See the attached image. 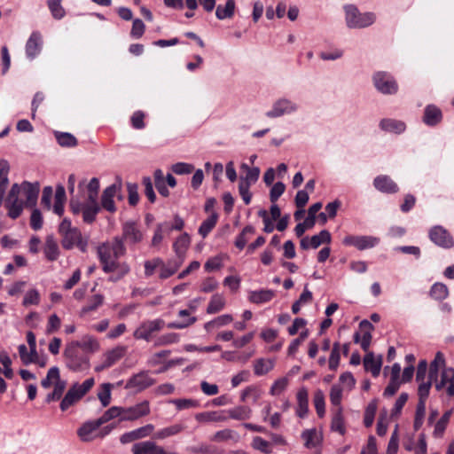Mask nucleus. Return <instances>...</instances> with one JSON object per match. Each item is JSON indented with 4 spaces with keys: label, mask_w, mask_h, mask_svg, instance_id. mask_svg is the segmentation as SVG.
Wrapping results in <instances>:
<instances>
[{
    "label": "nucleus",
    "mask_w": 454,
    "mask_h": 454,
    "mask_svg": "<svg viewBox=\"0 0 454 454\" xmlns=\"http://www.w3.org/2000/svg\"><path fill=\"white\" fill-rule=\"evenodd\" d=\"M126 254V247L119 236L114 237L111 241L100 244L97 247V254L105 273H114L108 280L116 282L126 276L129 270V265L125 262H119L118 259Z\"/></svg>",
    "instance_id": "obj_1"
},
{
    "label": "nucleus",
    "mask_w": 454,
    "mask_h": 454,
    "mask_svg": "<svg viewBox=\"0 0 454 454\" xmlns=\"http://www.w3.org/2000/svg\"><path fill=\"white\" fill-rule=\"evenodd\" d=\"M39 191L38 182L24 181L20 184H12L5 200L8 216L16 219L21 215L24 206L34 207L36 204Z\"/></svg>",
    "instance_id": "obj_2"
},
{
    "label": "nucleus",
    "mask_w": 454,
    "mask_h": 454,
    "mask_svg": "<svg viewBox=\"0 0 454 454\" xmlns=\"http://www.w3.org/2000/svg\"><path fill=\"white\" fill-rule=\"evenodd\" d=\"M65 364L72 372H79L90 368V357L79 348L78 340L68 342L63 351Z\"/></svg>",
    "instance_id": "obj_3"
},
{
    "label": "nucleus",
    "mask_w": 454,
    "mask_h": 454,
    "mask_svg": "<svg viewBox=\"0 0 454 454\" xmlns=\"http://www.w3.org/2000/svg\"><path fill=\"white\" fill-rule=\"evenodd\" d=\"M61 236V246L65 249H72L77 247L82 252H86L88 240L83 239L78 228L73 227L68 219H64L59 227Z\"/></svg>",
    "instance_id": "obj_4"
},
{
    "label": "nucleus",
    "mask_w": 454,
    "mask_h": 454,
    "mask_svg": "<svg viewBox=\"0 0 454 454\" xmlns=\"http://www.w3.org/2000/svg\"><path fill=\"white\" fill-rule=\"evenodd\" d=\"M346 24L349 28H364L372 25L376 20L374 12H360L354 4L344 7Z\"/></svg>",
    "instance_id": "obj_5"
},
{
    "label": "nucleus",
    "mask_w": 454,
    "mask_h": 454,
    "mask_svg": "<svg viewBox=\"0 0 454 454\" xmlns=\"http://www.w3.org/2000/svg\"><path fill=\"white\" fill-rule=\"evenodd\" d=\"M41 385L43 388H49L53 386L54 389L46 396V402L59 400L67 387V381L60 379L59 369L53 366L49 369L46 377L42 380Z\"/></svg>",
    "instance_id": "obj_6"
},
{
    "label": "nucleus",
    "mask_w": 454,
    "mask_h": 454,
    "mask_svg": "<svg viewBox=\"0 0 454 454\" xmlns=\"http://www.w3.org/2000/svg\"><path fill=\"white\" fill-rule=\"evenodd\" d=\"M164 325L165 322L160 318L145 321L135 330L133 336L137 340L150 341L153 334L160 332Z\"/></svg>",
    "instance_id": "obj_7"
},
{
    "label": "nucleus",
    "mask_w": 454,
    "mask_h": 454,
    "mask_svg": "<svg viewBox=\"0 0 454 454\" xmlns=\"http://www.w3.org/2000/svg\"><path fill=\"white\" fill-rule=\"evenodd\" d=\"M376 89L383 94H395L398 86L395 80L387 73L378 72L373 76Z\"/></svg>",
    "instance_id": "obj_8"
},
{
    "label": "nucleus",
    "mask_w": 454,
    "mask_h": 454,
    "mask_svg": "<svg viewBox=\"0 0 454 454\" xmlns=\"http://www.w3.org/2000/svg\"><path fill=\"white\" fill-rule=\"evenodd\" d=\"M429 238L435 245L445 249L454 247V239L451 234L443 227L434 226L429 231Z\"/></svg>",
    "instance_id": "obj_9"
},
{
    "label": "nucleus",
    "mask_w": 454,
    "mask_h": 454,
    "mask_svg": "<svg viewBox=\"0 0 454 454\" xmlns=\"http://www.w3.org/2000/svg\"><path fill=\"white\" fill-rule=\"evenodd\" d=\"M433 380L437 391L445 389L449 396L454 395V368H444L440 373V379L438 380L437 377L436 380Z\"/></svg>",
    "instance_id": "obj_10"
},
{
    "label": "nucleus",
    "mask_w": 454,
    "mask_h": 454,
    "mask_svg": "<svg viewBox=\"0 0 454 454\" xmlns=\"http://www.w3.org/2000/svg\"><path fill=\"white\" fill-rule=\"evenodd\" d=\"M121 191V183H114L108 187H106L101 195V207L110 213H114L116 211V207L114 204V198L116 196H120V192Z\"/></svg>",
    "instance_id": "obj_11"
},
{
    "label": "nucleus",
    "mask_w": 454,
    "mask_h": 454,
    "mask_svg": "<svg viewBox=\"0 0 454 454\" xmlns=\"http://www.w3.org/2000/svg\"><path fill=\"white\" fill-rule=\"evenodd\" d=\"M380 239L373 236H356L348 235L346 236L342 243L348 247H355L358 250H364L374 247Z\"/></svg>",
    "instance_id": "obj_12"
},
{
    "label": "nucleus",
    "mask_w": 454,
    "mask_h": 454,
    "mask_svg": "<svg viewBox=\"0 0 454 454\" xmlns=\"http://www.w3.org/2000/svg\"><path fill=\"white\" fill-rule=\"evenodd\" d=\"M297 109L298 106L294 102L287 98H279L273 104L271 110L266 113V116L277 118L284 114L294 113Z\"/></svg>",
    "instance_id": "obj_13"
},
{
    "label": "nucleus",
    "mask_w": 454,
    "mask_h": 454,
    "mask_svg": "<svg viewBox=\"0 0 454 454\" xmlns=\"http://www.w3.org/2000/svg\"><path fill=\"white\" fill-rule=\"evenodd\" d=\"M133 454H179L174 451H167L162 446L153 441H144L132 446Z\"/></svg>",
    "instance_id": "obj_14"
},
{
    "label": "nucleus",
    "mask_w": 454,
    "mask_h": 454,
    "mask_svg": "<svg viewBox=\"0 0 454 454\" xmlns=\"http://www.w3.org/2000/svg\"><path fill=\"white\" fill-rule=\"evenodd\" d=\"M123 417L122 420H136L142 417L147 416L150 413V403L148 401H143L133 406L124 408L123 407Z\"/></svg>",
    "instance_id": "obj_15"
},
{
    "label": "nucleus",
    "mask_w": 454,
    "mask_h": 454,
    "mask_svg": "<svg viewBox=\"0 0 454 454\" xmlns=\"http://www.w3.org/2000/svg\"><path fill=\"white\" fill-rule=\"evenodd\" d=\"M331 239L330 232L327 230H323L318 234L314 235L311 238L305 237L301 239L300 246L303 250H308L309 248L316 249L322 244H330Z\"/></svg>",
    "instance_id": "obj_16"
},
{
    "label": "nucleus",
    "mask_w": 454,
    "mask_h": 454,
    "mask_svg": "<svg viewBox=\"0 0 454 454\" xmlns=\"http://www.w3.org/2000/svg\"><path fill=\"white\" fill-rule=\"evenodd\" d=\"M155 383V380L146 372H141L131 377L127 382V387L142 391Z\"/></svg>",
    "instance_id": "obj_17"
},
{
    "label": "nucleus",
    "mask_w": 454,
    "mask_h": 454,
    "mask_svg": "<svg viewBox=\"0 0 454 454\" xmlns=\"http://www.w3.org/2000/svg\"><path fill=\"white\" fill-rule=\"evenodd\" d=\"M153 430H154V426L152 424H147V425L141 427L139 428H137L133 431L123 434L121 436L120 441L121 443L126 444V443L131 442L133 441L151 435V434L153 432Z\"/></svg>",
    "instance_id": "obj_18"
},
{
    "label": "nucleus",
    "mask_w": 454,
    "mask_h": 454,
    "mask_svg": "<svg viewBox=\"0 0 454 454\" xmlns=\"http://www.w3.org/2000/svg\"><path fill=\"white\" fill-rule=\"evenodd\" d=\"M42 35L39 32H33L26 43V54L30 59H35L42 49Z\"/></svg>",
    "instance_id": "obj_19"
},
{
    "label": "nucleus",
    "mask_w": 454,
    "mask_h": 454,
    "mask_svg": "<svg viewBox=\"0 0 454 454\" xmlns=\"http://www.w3.org/2000/svg\"><path fill=\"white\" fill-rule=\"evenodd\" d=\"M121 238L123 242L126 240L135 244L142 240L143 235L135 223L129 222L124 223L122 227V236Z\"/></svg>",
    "instance_id": "obj_20"
},
{
    "label": "nucleus",
    "mask_w": 454,
    "mask_h": 454,
    "mask_svg": "<svg viewBox=\"0 0 454 454\" xmlns=\"http://www.w3.org/2000/svg\"><path fill=\"white\" fill-rule=\"evenodd\" d=\"M382 365V356H374L372 352H368L364 357V366L368 372H371L373 377H378Z\"/></svg>",
    "instance_id": "obj_21"
},
{
    "label": "nucleus",
    "mask_w": 454,
    "mask_h": 454,
    "mask_svg": "<svg viewBox=\"0 0 454 454\" xmlns=\"http://www.w3.org/2000/svg\"><path fill=\"white\" fill-rule=\"evenodd\" d=\"M374 187L381 192L395 193L397 184L387 176H379L373 181Z\"/></svg>",
    "instance_id": "obj_22"
},
{
    "label": "nucleus",
    "mask_w": 454,
    "mask_h": 454,
    "mask_svg": "<svg viewBox=\"0 0 454 454\" xmlns=\"http://www.w3.org/2000/svg\"><path fill=\"white\" fill-rule=\"evenodd\" d=\"M100 426H102V424H99L98 419L94 421H88L78 429L77 434L82 441L90 442L94 438L93 433L98 429Z\"/></svg>",
    "instance_id": "obj_23"
},
{
    "label": "nucleus",
    "mask_w": 454,
    "mask_h": 454,
    "mask_svg": "<svg viewBox=\"0 0 454 454\" xmlns=\"http://www.w3.org/2000/svg\"><path fill=\"white\" fill-rule=\"evenodd\" d=\"M444 368H448L446 366L445 356L442 352L438 351L436 352L434 360L429 364L428 377L431 380H436L439 371L441 370L442 372Z\"/></svg>",
    "instance_id": "obj_24"
},
{
    "label": "nucleus",
    "mask_w": 454,
    "mask_h": 454,
    "mask_svg": "<svg viewBox=\"0 0 454 454\" xmlns=\"http://www.w3.org/2000/svg\"><path fill=\"white\" fill-rule=\"evenodd\" d=\"M43 253L47 260L53 262L59 256V245L52 235H48L43 247Z\"/></svg>",
    "instance_id": "obj_25"
},
{
    "label": "nucleus",
    "mask_w": 454,
    "mask_h": 454,
    "mask_svg": "<svg viewBox=\"0 0 454 454\" xmlns=\"http://www.w3.org/2000/svg\"><path fill=\"white\" fill-rule=\"evenodd\" d=\"M442 118V111L435 106L429 105L425 108L423 121L428 126L438 124Z\"/></svg>",
    "instance_id": "obj_26"
},
{
    "label": "nucleus",
    "mask_w": 454,
    "mask_h": 454,
    "mask_svg": "<svg viewBox=\"0 0 454 454\" xmlns=\"http://www.w3.org/2000/svg\"><path fill=\"white\" fill-rule=\"evenodd\" d=\"M297 410L296 414L300 418H304L309 411V394L306 388H301L296 395Z\"/></svg>",
    "instance_id": "obj_27"
},
{
    "label": "nucleus",
    "mask_w": 454,
    "mask_h": 454,
    "mask_svg": "<svg viewBox=\"0 0 454 454\" xmlns=\"http://www.w3.org/2000/svg\"><path fill=\"white\" fill-rule=\"evenodd\" d=\"M79 348L86 355L92 354L99 350L100 345L96 338L91 335H85L81 340H78Z\"/></svg>",
    "instance_id": "obj_28"
},
{
    "label": "nucleus",
    "mask_w": 454,
    "mask_h": 454,
    "mask_svg": "<svg viewBox=\"0 0 454 454\" xmlns=\"http://www.w3.org/2000/svg\"><path fill=\"white\" fill-rule=\"evenodd\" d=\"M274 359L259 358L254 362V372L256 376H262L273 370Z\"/></svg>",
    "instance_id": "obj_29"
},
{
    "label": "nucleus",
    "mask_w": 454,
    "mask_h": 454,
    "mask_svg": "<svg viewBox=\"0 0 454 454\" xmlns=\"http://www.w3.org/2000/svg\"><path fill=\"white\" fill-rule=\"evenodd\" d=\"M178 316L180 317H186L183 321L179 322H172L168 324V328L169 329H184L192 325H193L197 318L195 317H191V312L188 309H181L178 312Z\"/></svg>",
    "instance_id": "obj_30"
},
{
    "label": "nucleus",
    "mask_w": 454,
    "mask_h": 454,
    "mask_svg": "<svg viewBox=\"0 0 454 454\" xmlns=\"http://www.w3.org/2000/svg\"><path fill=\"white\" fill-rule=\"evenodd\" d=\"M275 296V293L272 290H258L251 291L249 293L248 299L251 302L261 304L270 301Z\"/></svg>",
    "instance_id": "obj_31"
},
{
    "label": "nucleus",
    "mask_w": 454,
    "mask_h": 454,
    "mask_svg": "<svg viewBox=\"0 0 454 454\" xmlns=\"http://www.w3.org/2000/svg\"><path fill=\"white\" fill-rule=\"evenodd\" d=\"M184 429L182 424H174L169 427L161 428L154 433L153 438L154 440H164L168 437L176 435Z\"/></svg>",
    "instance_id": "obj_32"
},
{
    "label": "nucleus",
    "mask_w": 454,
    "mask_h": 454,
    "mask_svg": "<svg viewBox=\"0 0 454 454\" xmlns=\"http://www.w3.org/2000/svg\"><path fill=\"white\" fill-rule=\"evenodd\" d=\"M99 210L100 206L98 201H89L86 200L85 207L82 212L83 221L88 223H93Z\"/></svg>",
    "instance_id": "obj_33"
},
{
    "label": "nucleus",
    "mask_w": 454,
    "mask_h": 454,
    "mask_svg": "<svg viewBox=\"0 0 454 454\" xmlns=\"http://www.w3.org/2000/svg\"><path fill=\"white\" fill-rule=\"evenodd\" d=\"M191 239L187 233H183L173 244V248L176 254V256L181 260L184 259V254L189 247Z\"/></svg>",
    "instance_id": "obj_34"
},
{
    "label": "nucleus",
    "mask_w": 454,
    "mask_h": 454,
    "mask_svg": "<svg viewBox=\"0 0 454 454\" xmlns=\"http://www.w3.org/2000/svg\"><path fill=\"white\" fill-rule=\"evenodd\" d=\"M380 127L385 131L396 134H400L405 130V124L403 121L393 119H383L380 122Z\"/></svg>",
    "instance_id": "obj_35"
},
{
    "label": "nucleus",
    "mask_w": 454,
    "mask_h": 454,
    "mask_svg": "<svg viewBox=\"0 0 454 454\" xmlns=\"http://www.w3.org/2000/svg\"><path fill=\"white\" fill-rule=\"evenodd\" d=\"M82 395H80V393L72 386L67 394L65 395L64 398L62 399L60 403V409L61 411H65L69 407L74 405L76 402H78Z\"/></svg>",
    "instance_id": "obj_36"
},
{
    "label": "nucleus",
    "mask_w": 454,
    "mask_h": 454,
    "mask_svg": "<svg viewBox=\"0 0 454 454\" xmlns=\"http://www.w3.org/2000/svg\"><path fill=\"white\" fill-rule=\"evenodd\" d=\"M224 412L227 413L226 416L228 419L230 418L237 420H245L251 417L252 411L247 406H237Z\"/></svg>",
    "instance_id": "obj_37"
},
{
    "label": "nucleus",
    "mask_w": 454,
    "mask_h": 454,
    "mask_svg": "<svg viewBox=\"0 0 454 454\" xmlns=\"http://www.w3.org/2000/svg\"><path fill=\"white\" fill-rule=\"evenodd\" d=\"M226 301L223 294H214L207 308V314H216L223 309L225 307Z\"/></svg>",
    "instance_id": "obj_38"
},
{
    "label": "nucleus",
    "mask_w": 454,
    "mask_h": 454,
    "mask_svg": "<svg viewBox=\"0 0 454 454\" xmlns=\"http://www.w3.org/2000/svg\"><path fill=\"white\" fill-rule=\"evenodd\" d=\"M235 11V1L227 0L224 6L218 5L215 11V16L219 20L230 19L233 16Z\"/></svg>",
    "instance_id": "obj_39"
},
{
    "label": "nucleus",
    "mask_w": 454,
    "mask_h": 454,
    "mask_svg": "<svg viewBox=\"0 0 454 454\" xmlns=\"http://www.w3.org/2000/svg\"><path fill=\"white\" fill-rule=\"evenodd\" d=\"M126 348L124 347H116L104 354V360L106 366H112L118 362L125 355Z\"/></svg>",
    "instance_id": "obj_40"
},
{
    "label": "nucleus",
    "mask_w": 454,
    "mask_h": 454,
    "mask_svg": "<svg viewBox=\"0 0 454 454\" xmlns=\"http://www.w3.org/2000/svg\"><path fill=\"white\" fill-rule=\"evenodd\" d=\"M196 419L198 421L219 422V421H226L228 419V417L225 415L224 411H208V412H202V413L197 414Z\"/></svg>",
    "instance_id": "obj_41"
},
{
    "label": "nucleus",
    "mask_w": 454,
    "mask_h": 454,
    "mask_svg": "<svg viewBox=\"0 0 454 454\" xmlns=\"http://www.w3.org/2000/svg\"><path fill=\"white\" fill-rule=\"evenodd\" d=\"M332 430L338 432L341 435H343L346 432L344 426V419L342 416V407H339L334 411L332 423H331Z\"/></svg>",
    "instance_id": "obj_42"
},
{
    "label": "nucleus",
    "mask_w": 454,
    "mask_h": 454,
    "mask_svg": "<svg viewBox=\"0 0 454 454\" xmlns=\"http://www.w3.org/2000/svg\"><path fill=\"white\" fill-rule=\"evenodd\" d=\"M233 317L231 315L225 314L220 317H215V319L205 324L204 328L206 331L209 332L214 328H219L224 325H229L232 322Z\"/></svg>",
    "instance_id": "obj_43"
},
{
    "label": "nucleus",
    "mask_w": 454,
    "mask_h": 454,
    "mask_svg": "<svg viewBox=\"0 0 454 454\" xmlns=\"http://www.w3.org/2000/svg\"><path fill=\"white\" fill-rule=\"evenodd\" d=\"M122 411H123V407L113 406V407L109 408L106 411H105V413L100 418H98L99 424L103 425L115 418H120V420L123 421L122 420V417H123Z\"/></svg>",
    "instance_id": "obj_44"
},
{
    "label": "nucleus",
    "mask_w": 454,
    "mask_h": 454,
    "mask_svg": "<svg viewBox=\"0 0 454 454\" xmlns=\"http://www.w3.org/2000/svg\"><path fill=\"white\" fill-rule=\"evenodd\" d=\"M255 230L253 226L247 225L246 226L242 231L239 233V235L237 237L235 241V246L239 249H243L245 246L247 245L249 237L254 234Z\"/></svg>",
    "instance_id": "obj_45"
},
{
    "label": "nucleus",
    "mask_w": 454,
    "mask_h": 454,
    "mask_svg": "<svg viewBox=\"0 0 454 454\" xmlns=\"http://www.w3.org/2000/svg\"><path fill=\"white\" fill-rule=\"evenodd\" d=\"M218 215L216 213H213L208 218H207L200 226L199 233L203 237H207V234L215 226Z\"/></svg>",
    "instance_id": "obj_46"
},
{
    "label": "nucleus",
    "mask_w": 454,
    "mask_h": 454,
    "mask_svg": "<svg viewBox=\"0 0 454 454\" xmlns=\"http://www.w3.org/2000/svg\"><path fill=\"white\" fill-rule=\"evenodd\" d=\"M449 294L448 287L442 283H435L430 290V296L434 300H444Z\"/></svg>",
    "instance_id": "obj_47"
},
{
    "label": "nucleus",
    "mask_w": 454,
    "mask_h": 454,
    "mask_svg": "<svg viewBox=\"0 0 454 454\" xmlns=\"http://www.w3.org/2000/svg\"><path fill=\"white\" fill-rule=\"evenodd\" d=\"M98 191L99 180L97 177H93L87 185V200L89 201H98Z\"/></svg>",
    "instance_id": "obj_48"
},
{
    "label": "nucleus",
    "mask_w": 454,
    "mask_h": 454,
    "mask_svg": "<svg viewBox=\"0 0 454 454\" xmlns=\"http://www.w3.org/2000/svg\"><path fill=\"white\" fill-rule=\"evenodd\" d=\"M315 409L317 411V415L322 418L325 415V395L324 392L320 389H317L314 393L313 398Z\"/></svg>",
    "instance_id": "obj_49"
},
{
    "label": "nucleus",
    "mask_w": 454,
    "mask_h": 454,
    "mask_svg": "<svg viewBox=\"0 0 454 454\" xmlns=\"http://www.w3.org/2000/svg\"><path fill=\"white\" fill-rule=\"evenodd\" d=\"M426 414V403H422V402H418L416 407L415 419L413 423V427L415 431H418L423 425L424 418Z\"/></svg>",
    "instance_id": "obj_50"
},
{
    "label": "nucleus",
    "mask_w": 454,
    "mask_h": 454,
    "mask_svg": "<svg viewBox=\"0 0 454 454\" xmlns=\"http://www.w3.org/2000/svg\"><path fill=\"white\" fill-rule=\"evenodd\" d=\"M58 143L61 146L74 147L77 145L76 138L70 133H60L55 134Z\"/></svg>",
    "instance_id": "obj_51"
},
{
    "label": "nucleus",
    "mask_w": 454,
    "mask_h": 454,
    "mask_svg": "<svg viewBox=\"0 0 454 454\" xmlns=\"http://www.w3.org/2000/svg\"><path fill=\"white\" fill-rule=\"evenodd\" d=\"M62 0H48V7L55 19H62L65 16V10L61 6Z\"/></svg>",
    "instance_id": "obj_52"
},
{
    "label": "nucleus",
    "mask_w": 454,
    "mask_h": 454,
    "mask_svg": "<svg viewBox=\"0 0 454 454\" xmlns=\"http://www.w3.org/2000/svg\"><path fill=\"white\" fill-rule=\"evenodd\" d=\"M9 164L5 160H0V192H5L9 184Z\"/></svg>",
    "instance_id": "obj_53"
},
{
    "label": "nucleus",
    "mask_w": 454,
    "mask_h": 454,
    "mask_svg": "<svg viewBox=\"0 0 454 454\" xmlns=\"http://www.w3.org/2000/svg\"><path fill=\"white\" fill-rule=\"evenodd\" d=\"M252 447L264 454H270L272 452L270 443L260 436L254 437L252 442Z\"/></svg>",
    "instance_id": "obj_54"
},
{
    "label": "nucleus",
    "mask_w": 454,
    "mask_h": 454,
    "mask_svg": "<svg viewBox=\"0 0 454 454\" xmlns=\"http://www.w3.org/2000/svg\"><path fill=\"white\" fill-rule=\"evenodd\" d=\"M434 380L430 378L426 382H421L419 384L418 387V395H419V402H422V403H426L427 398L429 395L430 388L432 386V382Z\"/></svg>",
    "instance_id": "obj_55"
},
{
    "label": "nucleus",
    "mask_w": 454,
    "mask_h": 454,
    "mask_svg": "<svg viewBox=\"0 0 454 454\" xmlns=\"http://www.w3.org/2000/svg\"><path fill=\"white\" fill-rule=\"evenodd\" d=\"M168 223H163L157 225L154 235L152 239V246L158 247L163 239L164 232L168 233Z\"/></svg>",
    "instance_id": "obj_56"
},
{
    "label": "nucleus",
    "mask_w": 454,
    "mask_h": 454,
    "mask_svg": "<svg viewBox=\"0 0 454 454\" xmlns=\"http://www.w3.org/2000/svg\"><path fill=\"white\" fill-rule=\"evenodd\" d=\"M301 437L304 440V445L308 449H312L317 444V432L314 429L306 430L301 434Z\"/></svg>",
    "instance_id": "obj_57"
},
{
    "label": "nucleus",
    "mask_w": 454,
    "mask_h": 454,
    "mask_svg": "<svg viewBox=\"0 0 454 454\" xmlns=\"http://www.w3.org/2000/svg\"><path fill=\"white\" fill-rule=\"evenodd\" d=\"M111 387L112 385L110 383H105L102 385L101 390L98 394V399L104 407H106L110 403Z\"/></svg>",
    "instance_id": "obj_58"
},
{
    "label": "nucleus",
    "mask_w": 454,
    "mask_h": 454,
    "mask_svg": "<svg viewBox=\"0 0 454 454\" xmlns=\"http://www.w3.org/2000/svg\"><path fill=\"white\" fill-rule=\"evenodd\" d=\"M450 418V411L445 412L442 418L436 422L434 427V434L435 436H442L443 432L446 429L447 424L449 423Z\"/></svg>",
    "instance_id": "obj_59"
},
{
    "label": "nucleus",
    "mask_w": 454,
    "mask_h": 454,
    "mask_svg": "<svg viewBox=\"0 0 454 454\" xmlns=\"http://www.w3.org/2000/svg\"><path fill=\"white\" fill-rule=\"evenodd\" d=\"M178 334L175 333H169L160 336L154 342V346H165L178 341Z\"/></svg>",
    "instance_id": "obj_60"
},
{
    "label": "nucleus",
    "mask_w": 454,
    "mask_h": 454,
    "mask_svg": "<svg viewBox=\"0 0 454 454\" xmlns=\"http://www.w3.org/2000/svg\"><path fill=\"white\" fill-rule=\"evenodd\" d=\"M341 398H342V389L339 386L333 385L331 387V391H330V401H331L332 404L336 407V409H338L339 407H341L340 406Z\"/></svg>",
    "instance_id": "obj_61"
},
{
    "label": "nucleus",
    "mask_w": 454,
    "mask_h": 454,
    "mask_svg": "<svg viewBox=\"0 0 454 454\" xmlns=\"http://www.w3.org/2000/svg\"><path fill=\"white\" fill-rule=\"evenodd\" d=\"M340 345L339 343H334L330 357H329V368L330 370L335 371L340 363Z\"/></svg>",
    "instance_id": "obj_62"
},
{
    "label": "nucleus",
    "mask_w": 454,
    "mask_h": 454,
    "mask_svg": "<svg viewBox=\"0 0 454 454\" xmlns=\"http://www.w3.org/2000/svg\"><path fill=\"white\" fill-rule=\"evenodd\" d=\"M261 396L260 389L255 386H249L245 388L241 394V401H246L247 398L252 397L254 402H256Z\"/></svg>",
    "instance_id": "obj_63"
},
{
    "label": "nucleus",
    "mask_w": 454,
    "mask_h": 454,
    "mask_svg": "<svg viewBox=\"0 0 454 454\" xmlns=\"http://www.w3.org/2000/svg\"><path fill=\"white\" fill-rule=\"evenodd\" d=\"M288 380L286 378H280L277 380L270 387V393L272 395H280L287 387Z\"/></svg>",
    "instance_id": "obj_64"
}]
</instances>
